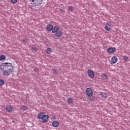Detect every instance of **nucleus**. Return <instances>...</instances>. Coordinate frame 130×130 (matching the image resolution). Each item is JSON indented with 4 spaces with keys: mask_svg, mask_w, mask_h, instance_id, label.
Instances as JSON below:
<instances>
[{
    "mask_svg": "<svg viewBox=\"0 0 130 130\" xmlns=\"http://www.w3.org/2000/svg\"><path fill=\"white\" fill-rule=\"evenodd\" d=\"M1 70L3 71V75L5 77L10 76L13 73V66L11 63H3L1 67Z\"/></svg>",
    "mask_w": 130,
    "mask_h": 130,
    "instance_id": "obj_1",
    "label": "nucleus"
},
{
    "mask_svg": "<svg viewBox=\"0 0 130 130\" xmlns=\"http://www.w3.org/2000/svg\"><path fill=\"white\" fill-rule=\"evenodd\" d=\"M38 118L39 119H42V122L45 123V122H47V121H48L49 116L44 114V112H41L38 114Z\"/></svg>",
    "mask_w": 130,
    "mask_h": 130,
    "instance_id": "obj_2",
    "label": "nucleus"
},
{
    "mask_svg": "<svg viewBox=\"0 0 130 130\" xmlns=\"http://www.w3.org/2000/svg\"><path fill=\"white\" fill-rule=\"evenodd\" d=\"M86 92L88 97H89L88 100H89V101H92V100H93V98H91L93 96V91H92V89L90 88H86Z\"/></svg>",
    "mask_w": 130,
    "mask_h": 130,
    "instance_id": "obj_3",
    "label": "nucleus"
},
{
    "mask_svg": "<svg viewBox=\"0 0 130 130\" xmlns=\"http://www.w3.org/2000/svg\"><path fill=\"white\" fill-rule=\"evenodd\" d=\"M29 2L30 3L31 5L38 7V6L42 4L43 0H29Z\"/></svg>",
    "mask_w": 130,
    "mask_h": 130,
    "instance_id": "obj_4",
    "label": "nucleus"
},
{
    "mask_svg": "<svg viewBox=\"0 0 130 130\" xmlns=\"http://www.w3.org/2000/svg\"><path fill=\"white\" fill-rule=\"evenodd\" d=\"M87 74L90 78L91 79H93L94 77H95V74H94V71L91 70H88L87 71Z\"/></svg>",
    "mask_w": 130,
    "mask_h": 130,
    "instance_id": "obj_5",
    "label": "nucleus"
},
{
    "mask_svg": "<svg viewBox=\"0 0 130 130\" xmlns=\"http://www.w3.org/2000/svg\"><path fill=\"white\" fill-rule=\"evenodd\" d=\"M116 51V48L115 47L109 48L107 49V52L108 53H114Z\"/></svg>",
    "mask_w": 130,
    "mask_h": 130,
    "instance_id": "obj_6",
    "label": "nucleus"
},
{
    "mask_svg": "<svg viewBox=\"0 0 130 130\" xmlns=\"http://www.w3.org/2000/svg\"><path fill=\"white\" fill-rule=\"evenodd\" d=\"M116 62H117V57L114 56L111 58V64H114V63H116Z\"/></svg>",
    "mask_w": 130,
    "mask_h": 130,
    "instance_id": "obj_7",
    "label": "nucleus"
},
{
    "mask_svg": "<svg viewBox=\"0 0 130 130\" xmlns=\"http://www.w3.org/2000/svg\"><path fill=\"white\" fill-rule=\"evenodd\" d=\"M105 28L106 31H110V29H111V24H110L109 22H108L106 24Z\"/></svg>",
    "mask_w": 130,
    "mask_h": 130,
    "instance_id": "obj_8",
    "label": "nucleus"
},
{
    "mask_svg": "<svg viewBox=\"0 0 130 130\" xmlns=\"http://www.w3.org/2000/svg\"><path fill=\"white\" fill-rule=\"evenodd\" d=\"M55 33L56 37H61L62 36V31L61 30H59Z\"/></svg>",
    "mask_w": 130,
    "mask_h": 130,
    "instance_id": "obj_9",
    "label": "nucleus"
},
{
    "mask_svg": "<svg viewBox=\"0 0 130 130\" xmlns=\"http://www.w3.org/2000/svg\"><path fill=\"white\" fill-rule=\"evenodd\" d=\"M59 30V27L57 26H55L53 27L52 29V33H56Z\"/></svg>",
    "mask_w": 130,
    "mask_h": 130,
    "instance_id": "obj_10",
    "label": "nucleus"
},
{
    "mask_svg": "<svg viewBox=\"0 0 130 130\" xmlns=\"http://www.w3.org/2000/svg\"><path fill=\"white\" fill-rule=\"evenodd\" d=\"M53 28V25L51 24H48L47 26V30L48 32H50V31H52V29Z\"/></svg>",
    "mask_w": 130,
    "mask_h": 130,
    "instance_id": "obj_11",
    "label": "nucleus"
},
{
    "mask_svg": "<svg viewBox=\"0 0 130 130\" xmlns=\"http://www.w3.org/2000/svg\"><path fill=\"white\" fill-rule=\"evenodd\" d=\"M52 126L54 127H57L59 125V123L57 121H53L52 123Z\"/></svg>",
    "mask_w": 130,
    "mask_h": 130,
    "instance_id": "obj_12",
    "label": "nucleus"
},
{
    "mask_svg": "<svg viewBox=\"0 0 130 130\" xmlns=\"http://www.w3.org/2000/svg\"><path fill=\"white\" fill-rule=\"evenodd\" d=\"M13 107H12V106H8L6 107V110L7 111H8V112H12V111H13Z\"/></svg>",
    "mask_w": 130,
    "mask_h": 130,
    "instance_id": "obj_13",
    "label": "nucleus"
},
{
    "mask_svg": "<svg viewBox=\"0 0 130 130\" xmlns=\"http://www.w3.org/2000/svg\"><path fill=\"white\" fill-rule=\"evenodd\" d=\"M100 95L102 97V98H106L107 97V94H106V93L105 92H101Z\"/></svg>",
    "mask_w": 130,
    "mask_h": 130,
    "instance_id": "obj_14",
    "label": "nucleus"
},
{
    "mask_svg": "<svg viewBox=\"0 0 130 130\" xmlns=\"http://www.w3.org/2000/svg\"><path fill=\"white\" fill-rule=\"evenodd\" d=\"M74 10H75V7L72 6H68V11H70V12H73Z\"/></svg>",
    "mask_w": 130,
    "mask_h": 130,
    "instance_id": "obj_15",
    "label": "nucleus"
},
{
    "mask_svg": "<svg viewBox=\"0 0 130 130\" xmlns=\"http://www.w3.org/2000/svg\"><path fill=\"white\" fill-rule=\"evenodd\" d=\"M6 59V56L4 55H2L0 56V60L1 61H3V60H5Z\"/></svg>",
    "mask_w": 130,
    "mask_h": 130,
    "instance_id": "obj_16",
    "label": "nucleus"
},
{
    "mask_svg": "<svg viewBox=\"0 0 130 130\" xmlns=\"http://www.w3.org/2000/svg\"><path fill=\"white\" fill-rule=\"evenodd\" d=\"M46 53H47L48 54H50V53L52 52L51 48H48L46 50Z\"/></svg>",
    "mask_w": 130,
    "mask_h": 130,
    "instance_id": "obj_17",
    "label": "nucleus"
},
{
    "mask_svg": "<svg viewBox=\"0 0 130 130\" xmlns=\"http://www.w3.org/2000/svg\"><path fill=\"white\" fill-rule=\"evenodd\" d=\"M67 102L69 104H72L73 103V99L70 98L68 99Z\"/></svg>",
    "mask_w": 130,
    "mask_h": 130,
    "instance_id": "obj_18",
    "label": "nucleus"
},
{
    "mask_svg": "<svg viewBox=\"0 0 130 130\" xmlns=\"http://www.w3.org/2000/svg\"><path fill=\"white\" fill-rule=\"evenodd\" d=\"M21 109H22V110H24V111L27 110V109H28V107L26 106H24L22 105L21 106Z\"/></svg>",
    "mask_w": 130,
    "mask_h": 130,
    "instance_id": "obj_19",
    "label": "nucleus"
},
{
    "mask_svg": "<svg viewBox=\"0 0 130 130\" xmlns=\"http://www.w3.org/2000/svg\"><path fill=\"white\" fill-rule=\"evenodd\" d=\"M52 71H53V73L54 74V75H57L58 74V71L56 69H52Z\"/></svg>",
    "mask_w": 130,
    "mask_h": 130,
    "instance_id": "obj_20",
    "label": "nucleus"
},
{
    "mask_svg": "<svg viewBox=\"0 0 130 130\" xmlns=\"http://www.w3.org/2000/svg\"><path fill=\"white\" fill-rule=\"evenodd\" d=\"M5 84V81L3 80L0 79V86H3Z\"/></svg>",
    "mask_w": 130,
    "mask_h": 130,
    "instance_id": "obj_21",
    "label": "nucleus"
},
{
    "mask_svg": "<svg viewBox=\"0 0 130 130\" xmlns=\"http://www.w3.org/2000/svg\"><path fill=\"white\" fill-rule=\"evenodd\" d=\"M28 41H29V40H28L26 38H24L22 40V42H23V43H26L28 42Z\"/></svg>",
    "mask_w": 130,
    "mask_h": 130,
    "instance_id": "obj_22",
    "label": "nucleus"
},
{
    "mask_svg": "<svg viewBox=\"0 0 130 130\" xmlns=\"http://www.w3.org/2000/svg\"><path fill=\"white\" fill-rule=\"evenodd\" d=\"M18 0H11V4H16Z\"/></svg>",
    "mask_w": 130,
    "mask_h": 130,
    "instance_id": "obj_23",
    "label": "nucleus"
},
{
    "mask_svg": "<svg viewBox=\"0 0 130 130\" xmlns=\"http://www.w3.org/2000/svg\"><path fill=\"white\" fill-rule=\"evenodd\" d=\"M102 78H103L104 80H106V79H107V75H104L102 76Z\"/></svg>",
    "mask_w": 130,
    "mask_h": 130,
    "instance_id": "obj_24",
    "label": "nucleus"
},
{
    "mask_svg": "<svg viewBox=\"0 0 130 130\" xmlns=\"http://www.w3.org/2000/svg\"><path fill=\"white\" fill-rule=\"evenodd\" d=\"M31 49L32 50H34V51H37V48L36 47H32Z\"/></svg>",
    "mask_w": 130,
    "mask_h": 130,
    "instance_id": "obj_25",
    "label": "nucleus"
},
{
    "mask_svg": "<svg viewBox=\"0 0 130 130\" xmlns=\"http://www.w3.org/2000/svg\"><path fill=\"white\" fill-rule=\"evenodd\" d=\"M59 12H60V13H64V10H63V9H60L59 10Z\"/></svg>",
    "mask_w": 130,
    "mask_h": 130,
    "instance_id": "obj_26",
    "label": "nucleus"
},
{
    "mask_svg": "<svg viewBox=\"0 0 130 130\" xmlns=\"http://www.w3.org/2000/svg\"><path fill=\"white\" fill-rule=\"evenodd\" d=\"M35 72H39V69L36 68L34 69Z\"/></svg>",
    "mask_w": 130,
    "mask_h": 130,
    "instance_id": "obj_27",
    "label": "nucleus"
},
{
    "mask_svg": "<svg viewBox=\"0 0 130 130\" xmlns=\"http://www.w3.org/2000/svg\"><path fill=\"white\" fill-rule=\"evenodd\" d=\"M124 60H125L126 61L127 60V59H128V57H124Z\"/></svg>",
    "mask_w": 130,
    "mask_h": 130,
    "instance_id": "obj_28",
    "label": "nucleus"
}]
</instances>
